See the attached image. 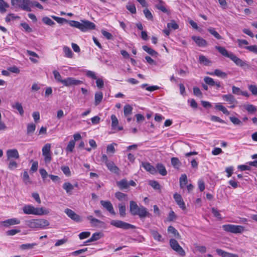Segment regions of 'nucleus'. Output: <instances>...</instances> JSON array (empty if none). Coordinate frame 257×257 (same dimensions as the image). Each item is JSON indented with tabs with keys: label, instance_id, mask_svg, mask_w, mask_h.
I'll return each mask as SVG.
<instances>
[{
	"label": "nucleus",
	"instance_id": "obj_55",
	"mask_svg": "<svg viewBox=\"0 0 257 257\" xmlns=\"http://www.w3.org/2000/svg\"><path fill=\"white\" fill-rule=\"evenodd\" d=\"M90 232L89 231L82 232L79 234V237L80 239H84L88 237L90 235Z\"/></svg>",
	"mask_w": 257,
	"mask_h": 257
},
{
	"label": "nucleus",
	"instance_id": "obj_43",
	"mask_svg": "<svg viewBox=\"0 0 257 257\" xmlns=\"http://www.w3.org/2000/svg\"><path fill=\"white\" fill-rule=\"evenodd\" d=\"M37 244L36 243L23 244L21 245V248L22 249H32Z\"/></svg>",
	"mask_w": 257,
	"mask_h": 257
},
{
	"label": "nucleus",
	"instance_id": "obj_56",
	"mask_svg": "<svg viewBox=\"0 0 257 257\" xmlns=\"http://www.w3.org/2000/svg\"><path fill=\"white\" fill-rule=\"evenodd\" d=\"M229 119L234 124L241 125L242 124L241 121L238 118L235 116L230 117Z\"/></svg>",
	"mask_w": 257,
	"mask_h": 257
},
{
	"label": "nucleus",
	"instance_id": "obj_25",
	"mask_svg": "<svg viewBox=\"0 0 257 257\" xmlns=\"http://www.w3.org/2000/svg\"><path fill=\"white\" fill-rule=\"evenodd\" d=\"M151 232L155 240L161 242H163L164 241V239L162 238V235L157 231L152 230Z\"/></svg>",
	"mask_w": 257,
	"mask_h": 257
},
{
	"label": "nucleus",
	"instance_id": "obj_26",
	"mask_svg": "<svg viewBox=\"0 0 257 257\" xmlns=\"http://www.w3.org/2000/svg\"><path fill=\"white\" fill-rule=\"evenodd\" d=\"M103 98V93L101 92H97L95 94L94 103L96 106L99 105Z\"/></svg>",
	"mask_w": 257,
	"mask_h": 257
},
{
	"label": "nucleus",
	"instance_id": "obj_14",
	"mask_svg": "<svg viewBox=\"0 0 257 257\" xmlns=\"http://www.w3.org/2000/svg\"><path fill=\"white\" fill-rule=\"evenodd\" d=\"M7 160H10L12 158L19 159L20 157L19 152L16 149H9L7 151Z\"/></svg>",
	"mask_w": 257,
	"mask_h": 257
},
{
	"label": "nucleus",
	"instance_id": "obj_29",
	"mask_svg": "<svg viewBox=\"0 0 257 257\" xmlns=\"http://www.w3.org/2000/svg\"><path fill=\"white\" fill-rule=\"evenodd\" d=\"M36 126L33 123H29L27 127V134L32 135L35 131Z\"/></svg>",
	"mask_w": 257,
	"mask_h": 257
},
{
	"label": "nucleus",
	"instance_id": "obj_53",
	"mask_svg": "<svg viewBox=\"0 0 257 257\" xmlns=\"http://www.w3.org/2000/svg\"><path fill=\"white\" fill-rule=\"evenodd\" d=\"M61 170L63 173L67 176H70L71 175V172L68 166H64L61 167Z\"/></svg>",
	"mask_w": 257,
	"mask_h": 257
},
{
	"label": "nucleus",
	"instance_id": "obj_33",
	"mask_svg": "<svg viewBox=\"0 0 257 257\" xmlns=\"http://www.w3.org/2000/svg\"><path fill=\"white\" fill-rule=\"evenodd\" d=\"M208 31L215 38H216L218 40L221 39V36L218 34L217 32H216L215 29L213 28H209L207 29Z\"/></svg>",
	"mask_w": 257,
	"mask_h": 257
},
{
	"label": "nucleus",
	"instance_id": "obj_61",
	"mask_svg": "<svg viewBox=\"0 0 257 257\" xmlns=\"http://www.w3.org/2000/svg\"><path fill=\"white\" fill-rule=\"evenodd\" d=\"M101 33L103 35V36L108 40H111L113 38L112 35L110 33L106 31L102 30Z\"/></svg>",
	"mask_w": 257,
	"mask_h": 257
},
{
	"label": "nucleus",
	"instance_id": "obj_30",
	"mask_svg": "<svg viewBox=\"0 0 257 257\" xmlns=\"http://www.w3.org/2000/svg\"><path fill=\"white\" fill-rule=\"evenodd\" d=\"M115 196L119 201L127 200V195L120 192H116Z\"/></svg>",
	"mask_w": 257,
	"mask_h": 257
},
{
	"label": "nucleus",
	"instance_id": "obj_36",
	"mask_svg": "<svg viewBox=\"0 0 257 257\" xmlns=\"http://www.w3.org/2000/svg\"><path fill=\"white\" fill-rule=\"evenodd\" d=\"M133 107L130 105H126L124 106L123 111L124 114L127 117L130 114H132Z\"/></svg>",
	"mask_w": 257,
	"mask_h": 257
},
{
	"label": "nucleus",
	"instance_id": "obj_38",
	"mask_svg": "<svg viewBox=\"0 0 257 257\" xmlns=\"http://www.w3.org/2000/svg\"><path fill=\"white\" fill-rule=\"evenodd\" d=\"M244 107L247 112L250 113H253L256 110V107L252 104H248L244 105Z\"/></svg>",
	"mask_w": 257,
	"mask_h": 257
},
{
	"label": "nucleus",
	"instance_id": "obj_6",
	"mask_svg": "<svg viewBox=\"0 0 257 257\" xmlns=\"http://www.w3.org/2000/svg\"><path fill=\"white\" fill-rule=\"evenodd\" d=\"M11 4L15 7H18L23 10L31 12V1L30 0H11Z\"/></svg>",
	"mask_w": 257,
	"mask_h": 257
},
{
	"label": "nucleus",
	"instance_id": "obj_47",
	"mask_svg": "<svg viewBox=\"0 0 257 257\" xmlns=\"http://www.w3.org/2000/svg\"><path fill=\"white\" fill-rule=\"evenodd\" d=\"M42 21L44 23L49 26H52L55 24L54 21L48 17H43L42 18Z\"/></svg>",
	"mask_w": 257,
	"mask_h": 257
},
{
	"label": "nucleus",
	"instance_id": "obj_46",
	"mask_svg": "<svg viewBox=\"0 0 257 257\" xmlns=\"http://www.w3.org/2000/svg\"><path fill=\"white\" fill-rule=\"evenodd\" d=\"M171 164L175 168H178L181 164L179 160L176 157H173L171 159Z\"/></svg>",
	"mask_w": 257,
	"mask_h": 257
},
{
	"label": "nucleus",
	"instance_id": "obj_45",
	"mask_svg": "<svg viewBox=\"0 0 257 257\" xmlns=\"http://www.w3.org/2000/svg\"><path fill=\"white\" fill-rule=\"evenodd\" d=\"M167 27L169 29L176 30L179 28L178 25L175 21H171L170 23H168Z\"/></svg>",
	"mask_w": 257,
	"mask_h": 257
},
{
	"label": "nucleus",
	"instance_id": "obj_40",
	"mask_svg": "<svg viewBox=\"0 0 257 257\" xmlns=\"http://www.w3.org/2000/svg\"><path fill=\"white\" fill-rule=\"evenodd\" d=\"M9 5L3 0L0 1V11L2 13L6 12V8H9Z\"/></svg>",
	"mask_w": 257,
	"mask_h": 257
},
{
	"label": "nucleus",
	"instance_id": "obj_11",
	"mask_svg": "<svg viewBox=\"0 0 257 257\" xmlns=\"http://www.w3.org/2000/svg\"><path fill=\"white\" fill-rule=\"evenodd\" d=\"M82 83V81L79 80H77L74 77H67L64 80L63 84L65 86L70 87L71 86L79 85Z\"/></svg>",
	"mask_w": 257,
	"mask_h": 257
},
{
	"label": "nucleus",
	"instance_id": "obj_7",
	"mask_svg": "<svg viewBox=\"0 0 257 257\" xmlns=\"http://www.w3.org/2000/svg\"><path fill=\"white\" fill-rule=\"evenodd\" d=\"M223 229L228 232L240 233L244 231V227L234 224H224L222 226Z\"/></svg>",
	"mask_w": 257,
	"mask_h": 257
},
{
	"label": "nucleus",
	"instance_id": "obj_20",
	"mask_svg": "<svg viewBox=\"0 0 257 257\" xmlns=\"http://www.w3.org/2000/svg\"><path fill=\"white\" fill-rule=\"evenodd\" d=\"M3 223L4 226L8 227L10 225L20 224V220L16 218H14L3 221Z\"/></svg>",
	"mask_w": 257,
	"mask_h": 257
},
{
	"label": "nucleus",
	"instance_id": "obj_35",
	"mask_svg": "<svg viewBox=\"0 0 257 257\" xmlns=\"http://www.w3.org/2000/svg\"><path fill=\"white\" fill-rule=\"evenodd\" d=\"M63 51L65 53V57L72 58L73 54L70 48L67 46H64L63 47Z\"/></svg>",
	"mask_w": 257,
	"mask_h": 257
},
{
	"label": "nucleus",
	"instance_id": "obj_41",
	"mask_svg": "<svg viewBox=\"0 0 257 257\" xmlns=\"http://www.w3.org/2000/svg\"><path fill=\"white\" fill-rule=\"evenodd\" d=\"M204 81L207 85L211 86H214L215 81L211 77L206 76L204 78Z\"/></svg>",
	"mask_w": 257,
	"mask_h": 257
},
{
	"label": "nucleus",
	"instance_id": "obj_2",
	"mask_svg": "<svg viewBox=\"0 0 257 257\" xmlns=\"http://www.w3.org/2000/svg\"><path fill=\"white\" fill-rule=\"evenodd\" d=\"M130 211L133 215H139L141 218H144L150 214L144 206L139 207L137 203L133 200L130 202Z\"/></svg>",
	"mask_w": 257,
	"mask_h": 257
},
{
	"label": "nucleus",
	"instance_id": "obj_4",
	"mask_svg": "<svg viewBox=\"0 0 257 257\" xmlns=\"http://www.w3.org/2000/svg\"><path fill=\"white\" fill-rule=\"evenodd\" d=\"M49 222L43 218L30 219L26 221V225L30 228L38 229H43L49 226Z\"/></svg>",
	"mask_w": 257,
	"mask_h": 257
},
{
	"label": "nucleus",
	"instance_id": "obj_31",
	"mask_svg": "<svg viewBox=\"0 0 257 257\" xmlns=\"http://www.w3.org/2000/svg\"><path fill=\"white\" fill-rule=\"evenodd\" d=\"M75 143L73 141H70L68 145L66 148H65V151L68 153H72L73 151V149L75 147Z\"/></svg>",
	"mask_w": 257,
	"mask_h": 257
},
{
	"label": "nucleus",
	"instance_id": "obj_37",
	"mask_svg": "<svg viewBox=\"0 0 257 257\" xmlns=\"http://www.w3.org/2000/svg\"><path fill=\"white\" fill-rule=\"evenodd\" d=\"M118 208L120 215L124 216L125 215L126 207L124 203H120L118 204Z\"/></svg>",
	"mask_w": 257,
	"mask_h": 257
},
{
	"label": "nucleus",
	"instance_id": "obj_48",
	"mask_svg": "<svg viewBox=\"0 0 257 257\" xmlns=\"http://www.w3.org/2000/svg\"><path fill=\"white\" fill-rule=\"evenodd\" d=\"M23 180L26 184L31 183L29 174L26 171H25L23 173Z\"/></svg>",
	"mask_w": 257,
	"mask_h": 257
},
{
	"label": "nucleus",
	"instance_id": "obj_23",
	"mask_svg": "<svg viewBox=\"0 0 257 257\" xmlns=\"http://www.w3.org/2000/svg\"><path fill=\"white\" fill-rule=\"evenodd\" d=\"M156 167L157 171H158L160 174L162 176H166L167 175V171L163 164L162 163H158Z\"/></svg>",
	"mask_w": 257,
	"mask_h": 257
},
{
	"label": "nucleus",
	"instance_id": "obj_13",
	"mask_svg": "<svg viewBox=\"0 0 257 257\" xmlns=\"http://www.w3.org/2000/svg\"><path fill=\"white\" fill-rule=\"evenodd\" d=\"M141 166L143 167L147 172H149L152 174L154 175L157 173V170L156 168L149 162H142Z\"/></svg>",
	"mask_w": 257,
	"mask_h": 257
},
{
	"label": "nucleus",
	"instance_id": "obj_16",
	"mask_svg": "<svg viewBox=\"0 0 257 257\" xmlns=\"http://www.w3.org/2000/svg\"><path fill=\"white\" fill-rule=\"evenodd\" d=\"M106 166L107 167L108 169L111 172H113L117 175L119 174V169L114 164V163L113 162L110 161L106 164Z\"/></svg>",
	"mask_w": 257,
	"mask_h": 257
},
{
	"label": "nucleus",
	"instance_id": "obj_22",
	"mask_svg": "<svg viewBox=\"0 0 257 257\" xmlns=\"http://www.w3.org/2000/svg\"><path fill=\"white\" fill-rule=\"evenodd\" d=\"M62 187L68 194H71V192L74 189L73 185L68 182L64 183L63 184Z\"/></svg>",
	"mask_w": 257,
	"mask_h": 257
},
{
	"label": "nucleus",
	"instance_id": "obj_57",
	"mask_svg": "<svg viewBox=\"0 0 257 257\" xmlns=\"http://www.w3.org/2000/svg\"><path fill=\"white\" fill-rule=\"evenodd\" d=\"M111 119L112 121L111 126L112 127H115L118 123V119L116 116L114 114L111 115Z\"/></svg>",
	"mask_w": 257,
	"mask_h": 257
},
{
	"label": "nucleus",
	"instance_id": "obj_63",
	"mask_svg": "<svg viewBox=\"0 0 257 257\" xmlns=\"http://www.w3.org/2000/svg\"><path fill=\"white\" fill-rule=\"evenodd\" d=\"M193 93L196 96H198L200 97H202V92L200 91V89L197 87H194L193 88Z\"/></svg>",
	"mask_w": 257,
	"mask_h": 257
},
{
	"label": "nucleus",
	"instance_id": "obj_1",
	"mask_svg": "<svg viewBox=\"0 0 257 257\" xmlns=\"http://www.w3.org/2000/svg\"><path fill=\"white\" fill-rule=\"evenodd\" d=\"M215 49L223 56L229 58L236 66L243 69H249L250 65L246 61H243L236 56L231 52H228L225 48L220 46H215Z\"/></svg>",
	"mask_w": 257,
	"mask_h": 257
},
{
	"label": "nucleus",
	"instance_id": "obj_3",
	"mask_svg": "<svg viewBox=\"0 0 257 257\" xmlns=\"http://www.w3.org/2000/svg\"><path fill=\"white\" fill-rule=\"evenodd\" d=\"M70 26L79 29L82 32H86L95 28V25L89 21H81V22L75 21H69Z\"/></svg>",
	"mask_w": 257,
	"mask_h": 257
},
{
	"label": "nucleus",
	"instance_id": "obj_27",
	"mask_svg": "<svg viewBox=\"0 0 257 257\" xmlns=\"http://www.w3.org/2000/svg\"><path fill=\"white\" fill-rule=\"evenodd\" d=\"M180 186L181 188L185 187L187 184V177L186 174L181 175L179 179Z\"/></svg>",
	"mask_w": 257,
	"mask_h": 257
},
{
	"label": "nucleus",
	"instance_id": "obj_9",
	"mask_svg": "<svg viewBox=\"0 0 257 257\" xmlns=\"http://www.w3.org/2000/svg\"><path fill=\"white\" fill-rule=\"evenodd\" d=\"M170 245L171 247L174 251L177 252L179 255L184 256L185 255V251L183 248L179 245L178 241L173 238L170 239Z\"/></svg>",
	"mask_w": 257,
	"mask_h": 257
},
{
	"label": "nucleus",
	"instance_id": "obj_42",
	"mask_svg": "<svg viewBox=\"0 0 257 257\" xmlns=\"http://www.w3.org/2000/svg\"><path fill=\"white\" fill-rule=\"evenodd\" d=\"M53 73L54 74V76L55 79L58 81L62 84H63V82L64 81V79H62V77L59 72H58L57 70H54L53 72Z\"/></svg>",
	"mask_w": 257,
	"mask_h": 257
},
{
	"label": "nucleus",
	"instance_id": "obj_24",
	"mask_svg": "<svg viewBox=\"0 0 257 257\" xmlns=\"http://www.w3.org/2000/svg\"><path fill=\"white\" fill-rule=\"evenodd\" d=\"M209 74L211 75H215L222 78H225L227 76V75L226 73L222 71L219 69H215L213 72L209 73Z\"/></svg>",
	"mask_w": 257,
	"mask_h": 257
},
{
	"label": "nucleus",
	"instance_id": "obj_52",
	"mask_svg": "<svg viewBox=\"0 0 257 257\" xmlns=\"http://www.w3.org/2000/svg\"><path fill=\"white\" fill-rule=\"evenodd\" d=\"M177 216L173 211H171L168 214V220L169 221H173L176 219Z\"/></svg>",
	"mask_w": 257,
	"mask_h": 257
},
{
	"label": "nucleus",
	"instance_id": "obj_51",
	"mask_svg": "<svg viewBox=\"0 0 257 257\" xmlns=\"http://www.w3.org/2000/svg\"><path fill=\"white\" fill-rule=\"evenodd\" d=\"M102 236V234L101 232H95L91 236V240L96 241L99 239Z\"/></svg>",
	"mask_w": 257,
	"mask_h": 257
},
{
	"label": "nucleus",
	"instance_id": "obj_39",
	"mask_svg": "<svg viewBox=\"0 0 257 257\" xmlns=\"http://www.w3.org/2000/svg\"><path fill=\"white\" fill-rule=\"evenodd\" d=\"M143 49L145 51L147 52L149 54H150L152 56H154V55L158 54V53L155 50H154L153 49H152L151 48H149L147 46H143Z\"/></svg>",
	"mask_w": 257,
	"mask_h": 257
},
{
	"label": "nucleus",
	"instance_id": "obj_21",
	"mask_svg": "<svg viewBox=\"0 0 257 257\" xmlns=\"http://www.w3.org/2000/svg\"><path fill=\"white\" fill-rule=\"evenodd\" d=\"M117 186L120 189H127L129 188L128 183L126 179H123L116 182Z\"/></svg>",
	"mask_w": 257,
	"mask_h": 257
},
{
	"label": "nucleus",
	"instance_id": "obj_60",
	"mask_svg": "<svg viewBox=\"0 0 257 257\" xmlns=\"http://www.w3.org/2000/svg\"><path fill=\"white\" fill-rule=\"evenodd\" d=\"M126 9L132 14L136 13V8L134 5L128 4L126 6Z\"/></svg>",
	"mask_w": 257,
	"mask_h": 257
},
{
	"label": "nucleus",
	"instance_id": "obj_28",
	"mask_svg": "<svg viewBox=\"0 0 257 257\" xmlns=\"http://www.w3.org/2000/svg\"><path fill=\"white\" fill-rule=\"evenodd\" d=\"M12 107L13 108L16 109L19 111L21 116H23L24 110L21 103L19 102H17L15 104L12 105Z\"/></svg>",
	"mask_w": 257,
	"mask_h": 257
},
{
	"label": "nucleus",
	"instance_id": "obj_18",
	"mask_svg": "<svg viewBox=\"0 0 257 257\" xmlns=\"http://www.w3.org/2000/svg\"><path fill=\"white\" fill-rule=\"evenodd\" d=\"M222 99H223V100H224L226 102H228V103L229 104H233V103L237 104V101L235 99L234 96L231 94L223 95L222 96Z\"/></svg>",
	"mask_w": 257,
	"mask_h": 257
},
{
	"label": "nucleus",
	"instance_id": "obj_32",
	"mask_svg": "<svg viewBox=\"0 0 257 257\" xmlns=\"http://www.w3.org/2000/svg\"><path fill=\"white\" fill-rule=\"evenodd\" d=\"M199 61L200 64H202L204 65L208 66L211 63V62L206 57L203 55H200L199 58Z\"/></svg>",
	"mask_w": 257,
	"mask_h": 257
},
{
	"label": "nucleus",
	"instance_id": "obj_62",
	"mask_svg": "<svg viewBox=\"0 0 257 257\" xmlns=\"http://www.w3.org/2000/svg\"><path fill=\"white\" fill-rule=\"evenodd\" d=\"M86 75L90 78H91L93 79H97V76L96 74L93 71L90 70H87L86 72Z\"/></svg>",
	"mask_w": 257,
	"mask_h": 257
},
{
	"label": "nucleus",
	"instance_id": "obj_59",
	"mask_svg": "<svg viewBox=\"0 0 257 257\" xmlns=\"http://www.w3.org/2000/svg\"><path fill=\"white\" fill-rule=\"evenodd\" d=\"M150 185L155 189H160V185L156 181H151L150 182Z\"/></svg>",
	"mask_w": 257,
	"mask_h": 257
},
{
	"label": "nucleus",
	"instance_id": "obj_12",
	"mask_svg": "<svg viewBox=\"0 0 257 257\" xmlns=\"http://www.w3.org/2000/svg\"><path fill=\"white\" fill-rule=\"evenodd\" d=\"M100 204L102 207L108 211L111 214L115 215V212L110 201L101 200Z\"/></svg>",
	"mask_w": 257,
	"mask_h": 257
},
{
	"label": "nucleus",
	"instance_id": "obj_17",
	"mask_svg": "<svg viewBox=\"0 0 257 257\" xmlns=\"http://www.w3.org/2000/svg\"><path fill=\"white\" fill-rule=\"evenodd\" d=\"M86 218L90 221L91 226L96 227L100 226L103 222L96 218H94L92 215L87 216Z\"/></svg>",
	"mask_w": 257,
	"mask_h": 257
},
{
	"label": "nucleus",
	"instance_id": "obj_44",
	"mask_svg": "<svg viewBox=\"0 0 257 257\" xmlns=\"http://www.w3.org/2000/svg\"><path fill=\"white\" fill-rule=\"evenodd\" d=\"M247 87L253 95L257 96V86L255 85H248Z\"/></svg>",
	"mask_w": 257,
	"mask_h": 257
},
{
	"label": "nucleus",
	"instance_id": "obj_58",
	"mask_svg": "<svg viewBox=\"0 0 257 257\" xmlns=\"http://www.w3.org/2000/svg\"><path fill=\"white\" fill-rule=\"evenodd\" d=\"M244 48L251 52L257 54V46L251 45L249 46H246Z\"/></svg>",
	"mask_w": 257,
	"mask_h": 257
},
{
	"label": "nucleus",
	"instance_id": "obj_10",
	"mask_svg": "<svg viewBox=\"0 0 257 257\" xmlns=\"http://www.w3.org/2000/svg\"><path fill=\"white\" fill-rule=\"evenodd\" d=\"M64 212L70 219L76 222H81L82 220L81 216L69 208H66Z\"/></svg>",
	"mask_w": 257,
	"mask_h": 257
},
{
	"label": "nucleus",
	"instance_id": "obj_34",
	"mask_svg": "<svg viewBox=\"0 0 257 257\" xmlns=\"http://www.w3.org/2000/svg\"><path fill=\"white\" fill-rule=\"evenodd\" d=\"M167 230L168 232L172 233L177 238L180 237L179 233L173 226H169L168 227Z\"/></svg>",
	"mask_w": 257,
	"mask_h": 257
},
{
	"label": "nucleus",
	"instance_id": "obj_5",
	"mask_svg": "<svg viewBox=\"0 0 257 257\" xmlns=\"http://www.w3.org/2000/svg\"><path fill=\"white\" fill-rule=\"evenodd\" d=\"M23 210L26 214H34L41 215L47 214L49 211L43 208H35L31 205H26L23 208Z\"/></svg>",
	"mask_w": 257,
	"mask_h": 257
},
{
	"label": "nucleus",
	"instance_id": "obj_64",
	"mask_svg": "<svg viewBox=\"0 0 257 257\" xmlns=\"http://www.w3.org/2000/svg\"><path fill=\"white\" fill-rule=\"evenodd\" d=\"M217 253L222 257H227L228 252L221 249H217L216 250Z\"/></svg>",
	"mask_w": 257,
	"mask_h": 257
},
{
	"label": "nucleus",
	"instance_id": "obj_54",
	"mask_svg": "<svg viewBox=\"0 0 257 257\" xmlns=\"http://www.w3.org/2000/svg\"><path fill=\"white\" fill-rule=\"evenodd\" d=\"M156 8H157V9L159 10L160 11L163 12L164 13H168V10L165 7L164 5L162 3L157 4L156 5Z\"/></svg>",
	"mask_w": 257,
	"mask_h": 257
},
{
	"label": "nucleus",
	"instance_id": "obj_8",
	"mask_svg": "<svg viewBox=\"0 0 257 257\" xmlns=\"http://www.w3.org/2000/svg\"><path fill=\"white\" fill-rule=\"evenodd\" d=\"M110 224L117 228L123 229H134L135 226L121 220H112L110 221Z\"/></svg>",
	"mask_w": 257,
	"mask_h": 257
},
{
	"label": "nucleus",
	"instance_id": "obj_50",
	"mask_svg": "<svg viewBox=\"0 0 257 257\" xmlns=\"http://www.w3.org/2000/svg\"><path fill=\"white\" fill-rule=\"evenodd\" d=\"M144 14L146 18L148 20H152L153 18V15L150 10L148 9H145L143 11Z\"/></svg>",
	"mask_w": 257,
	"mask_h": 257
},
{
	"label": "nucleus",
	"instance_id": "obj_19",
	"mask_svg": "<svg viewBox=\"0 0 257 257\" xmlns=\"http://www.w3.org/2000/svg\"><path fill=\"white\" fill-rule=\"evenodd\" d=\"M192 39L199 47H205L207 45V42L202 38L197 36H192Z\"/></svg>",
	"mask_w": 257,
	"mask_h": 257
},
{
	"label": "nucleus",
	"instance_id": "obj_49",
	"mask_svg": "<svg viewBox=\"0 0 257 257\" xmlns=\"http://www.w3.org/2000/svg\"><path fill=\"white\" fill-rule=\"evenodd\" d=\"M51 144H46L42 148V154L44 155L45 154L51 153Z\"/></svg>",
	"mask_w": 257,
	"mask_h": 257
},
{
	"label": "nucleus",
	"instance_id": "obj_15",
	"mask_svg": "<svg viewBox=\"0 0 257 257\" xmlns=\"http://www.w3.org/2000/svg\"><path fill=\"white\" fill-rule=\"evenodd\" d=\"M173 197L178 205L182 210H185L186 209V206L181 196L177 193H176L174 194Z\"/></svg>",
	"mask_w": 257,
	"mask_h": 257
}]
</instances>
